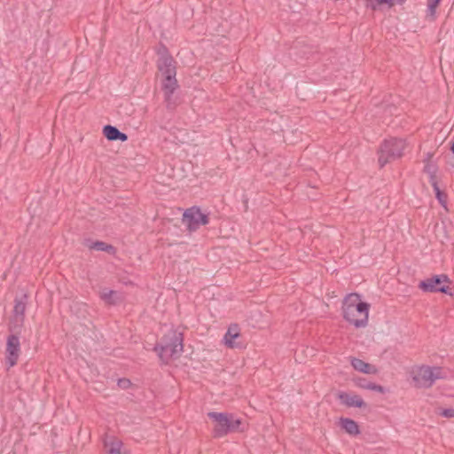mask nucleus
<instances>
[{"mask_svg": "<svg viewBox=\"0 0 454 454\" xmlns=\"http://www.w3.org/2000/svg\"><path fill=\"white\" fill-rule=\"evenodd\" d=\"M207 417L211 419L215 425L213 428V435L215 438H221L230 433L242 432L240 428L242 425L241 419L236 418L232 413L210 411Z\"/></svg>", "mask_w": 454, "mask_h": 454, "instance_id": "obj_3", "label": "nucleus"}, {"mask_svg": "<svg viewBox=\"0 0 454 454\" xmlns=\"http://www.w3.org/2000/svg\"><path fill=\"white\" fill-rule=\"evenodd\" d=\"M432 184H433L437 200L442 206H445L446 195L440 191V189L435 182H433Z\"/></svg>", "mask_w": 454, "mask_h": 454, "instance_id": "obj_21", "label": "nucleus"}, {"mask_svg": "<svg viewBox=\"0 0 454 454\" xmlns=\"http://www.w3.org/2000/svg\"><path fill=\"white\" fill-rule=\"evenodd\" d=\"M406 0H384V6L391 8L395 5L403 4Z\"/></svg>", "mask_w": 454, "mask_h": 454, "instance_id": "obj_24", "label": "nucleus"}, {"mask_svg": "<svg viewBox=\"0 0 454 454\" xmlns=\"http://www.w3.org/2000/svg\"><path fill=\"white\" fill-rule=\"evenodd\" d=\"M103 134L109 141L125 142L128 140V135L120 131L116 127L110 124L104 126Z\"/></svg>", "mask_w": 454, "mask_h": 454, "instance_id": "obj_13", "label": "nucleus"}, {"mask_svg": "<svg viewBox=\"0 0 454 454\" xmlns=\"http://www.w3.org/2000/svg\"><path fill=\"white\" fill-rule=\"evenodd\" d=\"M176 74L164 75L161 82V90L164 92L167 108L174 109L176 103L173 101V94L178 89V82L176 78Z\"/></svg>", "mask_w": 454, "mask_h": 454, "instance_id": "obj_8", "label": "nucleus"}, {"mask_svg": "<svg viewBox=\"0 0 454 454\" xmlns=\"http://www.w3.org/2000/svg\"><path fill=\"white\" fill-rule=\"evenodd\" d=\"M406 148V143L403 139L389 138L384 140L378 151V163L380 168L401 158Z\"/></svg>", "mask_w": 454, "mask_h": 454, "instance_id": "obj_4", "label": "nucleus"}, {"mask_svg": "<svg viewBox=\"0 0 454 454\" xmlns=\"http://www.w3.org/2000/svg\"><path fill=\"white\" fill-rule=\"evenodd\" d=\"M27 295H23L20 299L16 298L15 299V305L13 308V314L16 317V320L23 323L25 319V311H26V301H27Z\"/></svg>", "mask_w": 454, "mask_h": 454, "instance_id": "obj_17", "label": "nucleus"}, {"mask_svg": "<svg viewBox=\"0 0 454 454\" xmlns=\"http://www.w3.org/2000/svg\"><path fill=\"white\" fill-rule=\"evenodd\" d=\"M368 6H370L372 10H376L380 6H384V0H364Z\"/></svg>", "mask_w": 454, "mask_h": 454, "instance_id": "obj_23", "label": "nucleus"}, {"mask_svg": "<svg viewBox=\"0 0 454 454\" xmlns=\"http://www.w3.org/2000/svg\"><path fill=\"white\" fill-rule=\"evenodd\" d=\"M156 66L162 76L176 74V61L174 59H157Z\"/></svg>", "mask_w": 454, "mask_h": 454, "instance_id": "obj_14", "label": "nucleus"}, {"mask_svg": "<svg viewBox=\"0 0 454 454\" xmlns=\"http://www.w3.org/2000/svg\"><path fill=\"white\" fill-rule=\"evenodd\" d=\"M85 246L90 250L103 251L109 254H114L116 253V248L113 245L100 240L92 241L87 239Z\"/></svg>", "mask_w": 454, "mask_h": 454, "instance_id": "obj_16", "label": "nucleus"}, {"mask_svg": "<svg viewBox=\"0 0 454 454\" xmlns=\"http://www.w3.org/2000/svg\"><path fill=\"white\" fill-rule=\"evenodd\" d=\"M442 415L446 418H454V409H447L442 411Z\"/></svg>", "mask_w": 454, "mask_h": 454, "instance_id": "obj_26", "label": "nucleus"}, {"mask_svg": "<svg viewBox=\"0 0 454 454\" xmlns=\"http://www.w3.org/2000/svg\"><path fill=\"white\" fill-rule=\"evenodd\" d=\"M339 427L341 430H343L345 433L348 434L349 435L355 436L359 434L360 429L358 424L348 418H340L338 422Z\"/></svg>", "mask_w": 454, "mask_h": 454, "instance_id": "obj_15", "label": "nucleus"}, {"mask_svg": "<svg viewBox=\"0 0 454 454\" xmlns=\"http://www.w3.org/2000/svg\"><path fill=\"white\" fill-rule=\"evenodd\" d=\"M118 386L123 389H127L131 386V381L129 379H120L118 380Z\"/></svg>", "mask_w": 454, "mask_h": 454, "instance_id": "obj_25", "label": "nucleus"}, {"mask_svg": "<svg viewBox=\"0 0 454 454\" xmlns=\"http://www.w3.org/2000/svg\"><path fill=\"white\" fill-rule=\"evenodd\" d=\"M184 349V333L177 330L171 329L160 339V341L154 347L160 358L168 363L170 359L178 358Z\"/></svg>", "mask_w": 454, "mask_h": 454, "instance_id": "obj_2", "label": "nucleus"}, {"mask_svg": "<svg viewBox=\"0 0 454 454\" xmlns=\"http://www.w3.org/2000/svg\"><path fill=\"white\" fill-rule=\"evenodd\" d=\"M441 0H428L427 7L432 19L434 18L436 8Z\"/></svg>", "mask_w": 454, "mask_h": 454, "instance_id": "obj_22", "label": "nucleus"}, {"mask_svg": "<svg viewBox=\"0 0 454 454\" xmlns=\"http://www.w3.org/2000/svg\"><path fill=\"white\" fill-rule=\"evenodd\" d=\"M351 366L357 372L364 374H377L378 368L372 364L366 363L365 361L353 357L350 361Z\"/></svg>", "mask_w": 454, "mask_h": 454, "instance_id": "obj_12", "label": "nucleus"}, {"mask_svg": "<svg viewBox=\"0 0 454 454\" xmlns=\"http://www.w3.org/2000/svg\"><path fill=\"white\" fill-rule=\"evenodd\" d=\"M355 382H356V386L362 389H368V390H372V391H374V392H377L380 394H384L386 392L384 387H382L379 384H376L374 382H372V381H367L364 379L359 378V379L356 380Z\"/></svg>", "mask_w": 454, "mask_h": 454, "instance_id": "obj_19", "label": "nucleus"}, {"mask_svg": "<svg viewBox=\"0 0 454 454\" xmlns=\"http://www.w3.org/2000/svg\"><path fill=\"white\" fill-rule=\"evenodd\" d=\"M20 353V339L17 335L11 334L7 338L5 361L9 367L14 366Z\"/></svg>", "mask_w": 454, "mask_h": 454, "instance_id": "obj_9", "label": "nucleus"}, {"mask_svg": "<svg viewBox=\"0 0 454 454\" xmlns=\"http://www.w3.org/2000/svg\"><path fill=\"white\" fill-rule=\"evenodd\" d=\"M419 286L425 292L450 294V280L445 275L428 278L421 281Z\"/></svg>", "mask_w": 454, "mask_h": 454, "instance_id": "obj_7", "label": "nucleus"}, {"mask_svg": "<svg viewBox=\"0 0 454 454\" xmlns=\"http://www.w3.org/2000/svg\"><path fill=\"white\" fill-rule=\"evenodd\" d=\"M157 54L159 56L158 59H174L172 57V55L170 54L168 47L163 43L160 44V46L157 50Z\"/></svg>", "mask_w": 454, "mask_h": 454, "instance_id": "obj_20", "label": "nucleus"}, {"mask_svg": "<svg viewBox=\"0 0 454 454\" xmlns=\"http://www.w3.org/2000/svg\"><path fill=\"white\" fill-rule=\"evenodd\" d=\"M336 399L341 405L348 408H365L366 403L357 394L347 391H339L336 393Z\"/></svg>", "mask_w": 454, "mask_h": 454, "instance_id": "obj_10", "label": "nucleus"}, {"mask_svg": "<svg viewBox=\"0 0 454 454\" xmlns=\"http://www.w3.org/2000/svg\"><path fill=\"white\" fill-rule=\"evenodd\" d=\"M409 373L414 386L423 388L430 387L442 376L439 367H431L426 364L413 365Z\"/></svg>", "mask_w": 454, "mask_h": 454, "instance_id": "obj_5", "label": "nucleus"}, {"mask_svg": "<svg viewBox=\"0 0 454 454\" xmlns=\"http://www.w3.org/2000/svg\"><path fill=\"white\" fill-rule=\"evenodd\" d=\"M114 294V291H109L107 294H104L102 298L106 301L108 303L112 304L113 301H110L111 296Z\"/></svg>", "mask_w": 454, "mask_h": 454, "instance_id": "obj_27", "label": "nucleus"}, {"mask_svg": "<svg viewBox=\"0 0 454 454\" xmlns=\"http://www.w3.org/2000/svg\"><path fill=\"white\" fill-rule=\"evenodd\" d=\"M451 151L454 153V144L451 145Z\"/></svg>", "mask_w": 454, "mask_h": 454, "instance_id": "obj_28", "label": "nucleus"}, {"mask_svg": "<svg viewBox=\"0 0 454 454\" xmlns=\"http://www.w3.org/2000/svg\"><path fill=\"white\" fill-rule=\"evenodd\" d=\"M371 304L356 293L347 294L341 303L344 320L355 328H364L368 325Z\"/></svg>", "mask_w": 454, "mask_h": 454, "instance_id": "obj_1", "label": "nucleus"}, {"mask_svg": "<svg viewBox=\"0 0 454 454\" xmlns=\"http://www.w3.org/2000/svg\"><path fill=\"white\" fill-rule=\"evenodd\" d=\"M182 222L186 225L189 231H195L201 225L208 223V216L203 214L200 207H192L187 208L183 214Z\"/></svg>", "mask_w": 454, "mask_h": 454, "instance_id": "obj_6", "label": "nucleus"}, {"mask_svg": "<svg viewBox=\"0 0 454 454\" xmlns=\"http://www.w3.org/2000/svg\"><path fill=\"white\" fill-rule=\"evenodd\" d=\"M240 337L239 326L238 324H231L227 332L224 334L223 340L228 348H242L243 344L239 341H236Z\"/></svg>", "mask_w": 454, "mask_h": 454, "instance_id": "obj_11", "label": "nucleus"}, {"mask_svg": "<svg viewBox=\"0 0 454 454\" xmlns=\"http://www.w3.org/2000/svg\"><path fill=\"white\" fill-rule=\"evenodd\" d=\"M122 442L115 437H111L109 440H105L106 454H122Z\"/></svg>", "mask_w": 454, "mask_h": 454, "instance_id": "obj_18", "label": "nucleus"}]
</instances>
